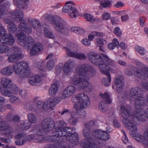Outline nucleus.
Instances as JSON below:
<instances>
[{
	"label": "nucleus",
	"mask_w": 148,
	"mask_h": 148,
	"mask_svg": "<svg viewBox=\"0 0 148 148\" xmlns=\"http://www.w3.org/2000/svg\"><path fill=\"white\" fill-rule=\"evenodd\" d=\"M0 92L4 96L10 97L12 95L10 90L6 88H3L0 89Z\"/></svg>",
	"instance_id": "42"
},
{
	"label": "nucleus",
	"mask_w": 148,
	"mask_h": 148,
	"mask_svg": "<svg viewBox=\"0 0 148 148\" xmlns=\"http://www.w3.org/2000/svg\"><path fill=\"white\" fill-rule=\"evenodd\" d=\"M72 12L69 14V16L71 18L75 17L78 14V11L76 8H74L72 10Z\"/></svg>",
	"instance_id": "56"
},
{
	"label": "nucleus",
	"mask_w": 148,
	"mask_h": 148,
	"mask_svg": "<svg viewBox=\"0 0 148 148\" xmlns=\"http://www.w3.org/2000/svg\"><path fill=\"white\" fill-rule=\"evenodd\" d=\"M135 50L141 56H144L146 54V51L145 48L138 45L135 47Z\"/></svg>",
	"instance_id": "46"
},
{
	"label": "nucleus",
	"mask_w": 148,
	"mask_h": 148,
	"mask_svg": "<svg viewBox=\"0 0 148 148\" xmlns=\"http://www.w3.org/2000/svg\"><path fill=\"white\" fill-rule=\"evenodd\" d=\"M51 136L49 140L52 143H55L57 145V148H74L73 146H71L68 144H64L63 142L64 140L66 139V137L63 136H59L58 135H53Z\"/></svg>",
	"instance_id": "13"
},
{
	"label": "nucleus",
	"mask_w": 148,
	"mask_h": 148,
	"mask_svg": "<svg viewBox=\"0 0 148 148\" xmlns=\"http://www.w3.org/2000/svg\"><path fill=\"white\" fill-rule=\"evenodd\" d=\"M121 131L123 133L124 135L122 137V140L124 144H127V143H129V142L126 134L124 130H122Z\"/></svg>",
	"instance_id": "61"
},
{
	"label": "nucleus",
	"mask_w": 148,
	"mask_h": 148,
	"mask_svg": "<svg viewBox=\"0 0 148 148\" xmlns=\"http://www.w3.org/2000/svg\"><path fill=\"white\" fill-rule=\"evenodd\" d=\"M14 5L20 8L24 9L26 6V4L23 0H14Z\"/></svg>",
	"instance_id": "40"
},
{
	"label": "nucleus",
	"mask_w": 148,
	"mask_h": 148,
	"mask_svg": "<svg viewBox=\"0 0 148 148\" xmlns=\"http://www.w3.org/2000/svg\"><path fill=\"white\" fill-rule=\"evenodd\" d=\"M87 57L90 61L96 65L99 66V71L103 74L106 75L110 73L108 71L114 72V70L109 66H107L106 64L101 56L97 53L90 51L87 54Z\"/></svg>",
	"instance_id": "7"
},
{
	"label": "nucleus",
	"mask_w": 148,
	"mask_h": 148,
	"mask_svg": "<svg viewBox=\"0 0 148 148\" xmlns=\"http://www.w3.org/2000/svg\"><path fill=\"white\" fill-rule=\"evenodd\" d=\"M133 71H134V74L136 77L143 79H147L148 78L147 74L145 73L142 70L136 69L135 67L133 66H132L131 69H127L125 72L127 74L129 75H132L133 74Z\"/></svg>",
	"instance_id": "17"
},
{
	"label": "nucleus",
	"mask_w": 148,
	"mask_h": 148,
	"mask_svg": "<svg viewBox=\"0 0 148 148\" xmlns=\"http://www.w3.org/2000/svg\"><path fill=\"white\" fill-rule=\"evenodd\" d=\"M12 48L4 43L0 44V53L4 54L8 52Z\"/></svg>",
	"instance_id": "31"
},
{
	"label": "nucleus",
	"mask_w": 148,
	"mask_h": 148,
	"mask_svg": "<svg viewBox=\"0 0 148 148\" xmlns=\"http://www.w3.org/2000/svg\"><path fill=\"white\" fill-rule=\"evenodd\" d=\"M48 26H46L44 27V34L45 36L49 38H53L54 36L52 32L49 30Z\"/></svg>",
	"instance_id": "41"
},
{
	"label": "nucleus",
	"mask_w": 148,
	"mask_h": 148,
	"mask_svg": "<svg viewBox=\"0 0 148 148\" xmlns=\"http://www.w3.org/2000/svg\"><path fill=\"white\" fill-rule=\"evenodd\" d=\"M96 40V44L98 46H103L104 42H106L105 40L101 38H97Z\"/></svg>",
	"instance_id": "57"
},
{
	"label": "nucleus",
	"mask_w": 148,
	"mask_h": 148,
	"mask_svg": "<svg viewBox=\"0 0 148 148\" xmlns=\"http://www.w3.org/2000/svg\"><path fill=\"white\" fill-rule=\"evenodd\" d=\"M111 0H103L100 1V7L104 8L110 7L112 5Z\"/></svg>",
	"instance_id": "36"
},
{
	"label": "nucleus",
	"mask_w": 148,
	"mask_h": 148,
	"mask_svg": "<svg viewBox=\"0 0 148 148\" xmlns=\"http://www.w3.org/2000/svg\"><path fill=\"white\" fill-rule=\"evenodd\" d=\"M19 90L20 95L23 98L26 97L27 94V91L25 89Z\"/></svg>",
	"instance_id": "63"
},
{
	"label": "nucleus",
	"mask_w": 148,
	"mask_h": 148,
	"mask_svg": "<svg viewBox=\"0 0 148 148\" xmlns=\"http://www.w3.org/2000/svg\"><path fill=\"white\" fill-rule=\"evenodd\" d=\"M96 121L95 120L90 121L85 123L84 124L83 127L94 131L92 129L93 127L96 125Z\"/></svg>",
	"instance_id": "34"
},
{
	"label": "nucleus",
	"mask_w": 148,
	"mask_h": 148,
	"mask_svg": "<svg viewBox=\"0 0 148 148\" xmlns=\"http://www.w3.org/2000/svg\"><path fill=\"white\" fill-rule=\"evenodd\" d=\"M29 121L31 123H35L36 120V118L35 115L32 113H30L28 115Z\"/></svg>",
	"instance_id": "52"
},
{
	"label": "nucleus",
	"mask_w": 148,
	"mask_h": 148,
	"mask_svg": "<svg viewBox=\"0 0 148 148\" xmlns=\"http://www.w3.org/2000/svg\"><path fill=\"white\" fill-rule=\"evenodd\" d=\"M36 106L38 109L44 112L47 110L46 109V105L42 101H38L36 104Z\"/></svg>",
	"instance_id": "39"
},
{
	"label": "nucleus",
	"mask_w": 148,
	"mask_h": 148,
	"mask_svg": "<svg viewBox=\"0 0 148 148\" xmlns=\"http://www.w3.org/2000/svg\"><path fill=\"white\" fill-rule=\"evenodd\" d=\"M136 65L138 67L141 69H143L144 71L143 70L145 73L147 74L148 75V67L145 65L141 62L137 60L136 61Z\"/></svg>",
	"instance_id": "43"
},
{
	"label": "nucleus",
	"mask_w": 148,
	"mask_h": 148,
	"mask_svg": "<svg viewBox=\"0 0 148 148\" xmlns=\"http://www.w3.org/2000/svg\"><path fill=\"white\" fill-rule=\"evenodd\" d=\"M28 22L31 25L33 28L37 30L41 26L40 21L38 19L29 18L28 19Z\"/></svg>",
	"instance_id": "28"
},
{
	"label": "nucleus",
	"mask_w": 148,
	"mask_h": 148,
	"mask_svg": "<svg viewBox=\"0 0 148 148\" xmlns=\"http://www.w3.org/2000/svg\"><path fill=\"white\" fill-rule=\"evenodd\" d=\"M93 134V136L103 140H107L110 138V135L107 133L101 130H96Z\"/></svg>",
	"instance_id": "19"
},
{
	"label": "nucleus",
	"mask_w": 148,
	"mask_h": 148,
	"mask_svg": "<svg viewBox=\"0 0 148 148\" xmlns=\"http://www.w3.org/2000/svg\"><path fill=\"white\" fill-rule=\"evenodd\" d=\"M71 30L72 32L81 35L85 33V31L83 29L78 27L73 26L71 28Z\"/></svg>",
	"instance_id": "44"
},
{
	"label": "nucleus",
	"mask_w": 148,
	"mask_h": 148,
	"mask_svg": "<svg viewBox=\"0 0 148 148\" xmlns=\"http://www.w3.org/2000/svg\"><path fill=\"white\" fill-rule=\"evenodd\" d=\"M57 124H58V126L53 132V135L64 136L67 140L75 145L79 143L77 134L76 133L71 134L72 131L75 130V128L65 127L66 125V123L62 121H57Z\"/></svg>",
	"instance_id": "4"
},
{
	"label": "nucleus",
	"mask_w": 148,
	"mask_h": 148,
	"mask_svg": "<svg viewBox=\"0 0 148 148\" xmlns=\"http://www.w3.org/2000/svg\"><path fill=\"white\" fill-rule=\"evenodd\" d=\"M116 47H119V42L118 40L116 38H114L111 43H109L108 45V48L110 50H113Z\"/></svg>",
	"instance_id": "35"
},
{
	"label": "nucleus",
	"mask_w": 148,
	"mask_h": 148,
	"mask_svg": "<svg viewBox=\"0 0 148 148\" xmlns=\"http://www.w3.org/2000/svg\"><path fill=\"white\" fill-rule=\"evenodd\" d=\"M107 77H105L102 79V83L104 86H107L109 85L111 82V77L110 73H107L105 75Z\"/></svg>",
	"instance_id": "38"
},
{
	"label": "nucleus",
	"mask_w": 148,
	"mask_h": 148,
	"mask_svg": "<svg viewBox=\"0 0 148 148\" xmlns=\"http://www.w3.org/2000/svg\"><path fill=\"white\" fill-rule=\"evenodd\" d=\"M11 80L9 78L6 77H2L1 79V84L3 86V88H10V86L12 83Z\"/></svg>",
	"instance_id": "30"
},
{
	"label": "nucleus",
	"mask_w": 148,
	"mask_h": 148,
	"mask_svg": "<svg viewBox=\"0 0 148 148\" xmlns=\"http://www.w3.org/2000/svg\"><path fill=\"white\" fill-rule=\"evenodd\" d=\"M57 121L56 124H55L54 122L53 119L51 118H47L44 119L42 121L41 124V130H40V133H47L50 131L51 130L54 126L56 127L54 131L53 132L52 134L55 131L56 129L58 126V124L56 125L57 123Z\"/></svg>",
	"instance_id": "12"
},
{
	"label": "nucleus",
	"mask_w": 148,
	"mask_h": 148,
	"mask_svg": "<svg viewBox=\"0 0 148 148\" xmlns=\"http://www.w3.org/2000/svg\"><path fill=\"white\" fill-rule=\"evenodd\" d=\"M81 42L84 45L89 46L90 45L91 42L88 39L84 38L82 39Z\"/></svg>",
	"instance_id": "60"
},
{
	"label": "nucleus",
	"mask_w": 148,
	"mask_h": 148,
	"mask_svg": "<svg viewBox=\"0 0 148 148\" xmlns=\"http://www.w3.org/2000/svg\"><path fill=\"white\" fill-rule=\"evenodd\" d=\"M9 16L12 18L15 19L18 22H22L19 25V28L25 32L30 34L32 32V28L30 26L27 27L26 23L23 19V11L20 9H17L14 11L10 12Z\"/></svg>",
	"instance_id": "9"
},
{
	"label": "nucleus",
	"mask_w": 148,
	"mask_h": 148,
	"mask_svg": "<svg viewBox=\"0 0 148 148\" xmlns=\"http://www.w3.org/2000/svg\"><path fill=\"white\" fill-rule=\"evenodd\" d=\"M0 131H3L5 134L8 135L12 133V128L8 125L5 121H0Z\"/></svg>",
	"instance_id": "24"
},
{
	"label": "nucleus",
	"mask_w": 148,
	"mask_h": 148,
	"mask_svg": "<svg viewBox=\"0 0 148 148\" xmlns=\"http://www.w3.org/2000/svg\"><path fill=\"white\" fill-rule=\"evenodd\" d=\"M45 19L51 24L57 32L67 35L69 31V25L65 21L58 15H52L47 13L44 15Z\"/></svg>",
	"instance_id": "6"
},
{
	"label": "nucleus",
	"mask_w": 148,
	"mask_h": 148,
	"mask_svg": "<svg viewBox=\"0 0 148 148\" xmlns=\"http://www.w3.org/2000/svg\"><path fill=\"white\" fill-rule=\"evenodd\" d=\"M9 89L10 90L12 94L16 95L18 94L19 89L16 85L14 84H11Z\"/></svg>",
	"instance_id": "47"
},
{
	"label": "nucleus",
	"mask_w": 148,
	"mask_h": 148,
	"mask_svg": "<svg viewBox=\"0 0 148 148\" xmlns=\"http://www.w3.org/2000/svg\"><path fill=\"white\" fill-rule=\"evenodd\" d=\"M58 86L56 83H54L52 84L50 87L49 94L50 96L55 95L58 90Z\"/></svg>",
	"instance_id": "37"
},
{
	"label": "nucleus",
	"mask_w": 148,
	"mask_h": 148,
	"mask_svg": "<svg viewBox=\"0 0 148 148\" xmlns=\"http://www.w3.org/2000/svg\"><path fill=\"white\" fill-rule=\"evenodd\" d=\"M4 21L6 23L8 24V29L9 32L11 34H13L18 31L17 27L10 18H4Z\"/></svg>",
	"instance_id": "22"
},
{
	"label": "nucleus",
	"mask_w": 148,
	"mask_h": 148,
	"mask_svg": "<svg viewBox=\"0 0 148 148\" xmlns=\"http://www.w3.org/2000/svg\"><path fill=\"white\" fill-rule=\"evenodd\" d=\"M66 46L67 47H63V48L67 56L80 60H85L87 58L84 53H78L76 51L78 47L77 45L68 43Z\"/></svg>",
	"instance_id": "10"
},
{
	"label": "nucleus",
	"mask_w": 148,
	"mask_h": 148,
	"mask_svg": "<svg viewBox=\"0 0 148 148\" xmlns=\"http://www.w3.org/2000/svg\"><path fill=\"white\" fill-rule=\"evenodd\" d=\"M102 17L104 20H108L110 17V14L108 12H106L103 13L102 15Z\"/></svg>",
	"instance_id": "62"
},
{
	"label": "nucleus",
	"mask_w": 148,
	"mask_h": 148,
	"mask_svg": "<svg viewBox=\"0 0 148 148\" xmlns=\"http://www.w3.org/2000/svg\"><path fill=\"white\" fill-rule=\"evenodd\" d=\"M55 65L54 60L52 59L48 60L47 63V67L48 70H51L53 69Z\"/></svg>",
	"instance_id": "48"
},
{
	"label": "nucleus",
	"mask_w": 148,
	"mask_h": 148,
	"mask_svg": "<svg viewBox=\"0 0 148 148\" xmlns=\"http://www.w3.org/2000/svg\"><path fill=\"white\" fill-rule=\"evenodd\" d=\"M2 3L0 4V8L2 9L6 10L9 8L10 5V3L9 1H7L4 3L2 5H1V4Z\"/></svg>",
	"instance_id": "59"
},
{
	"label": "nucleus",
	"mask_w": 148,
	"mask_h": 148,
	"mask_svg": "<svg viewBox=\"0 0 148 148\" xmlns=\"http://www.w3.org/2000/svg\"><path fill=\"white\" fill-rule=\"evenodd\" d=\"M10 100L12 103L15 104L20 101L19 98L14 95H11L10 97Z\"/></svg>",
	"instance_id": "55"
},
{
	"label": "nucleus",
	"mask_w": 148,
	"mask_h": 148,
	"mask_svg": "<svg viewBox=\"0 0 148 148\" xmlns=\"http://www.w3.org/2000/svg\"><path fill=\"white\" fill-rule=\"evenodd\" d=\"M146 130L144 132V136L138 133L134 135V138L140 143H142L145 148L148 146V124L146 126Z\"/></svg>",
	"instance_id": "14"
},
{
	"label": "nucleus",
	"mask_w": 148,
	"mask_h": 148,
	"mask_svg": "<svg viewBox=\"0 0 148 148\" xmlns=\"http://www.w3.org/2000/svg\"><path fill=\"white\" fill-rule=\"evenodd\" d=\"M130 96V97L135 99L134 106L136 109L143 108L146 106L145 98L142 97L140 88L136 87L132 88L130 90V95H127L126 94L123 95L122 97L123 100H125Z\"/></svg>",
	"instance_id": "8"
},
{
	"label": "nucleus",
	"mask_w": 148,
	"mask_h": 148,
	"mask_svg": "<svg viewBox=\"0 0 148 148\" xmlns=\"http://www.w3.org/2000/svg\"><path fill=\"white\" fill-rule=\"evenodd\" d=\"M32 124L28 121H22L21 123L20 127L23 130H27L31 127Z\"/></svg>",
	"instance_id": "32"
},
{
	"label": "nucleus",
	"mask_w": 148,
	"mask_h": 148,
	"mask_svg": "<svg viewBox=\"0 0 148 148\" xmlns=\"http://www.w3.org/2000/svg\"><path fill=\"white\" fill-rule=\"evenodd\" d=\"M45 62L44 60H42L38 62L37 64V67L38 69L41 71H43L45 69Z\"/></svg>",
	"instance_id": "51"
},
{
	"label": "nucleus",
	"mask_w": 148,
	"mask_h": 148,
	"mask_svg": "<svg viewBox=\"0 0 148 148\" xmlns=\"http://www.w3.org/2000/svg\"><path fill=\"white\" fill-rule=\"evenodd\" d=\"M123 78L120 76L116 77L114 79V83L116 85V89L118 92H120L123 89L124 83L122 80Z\"/></svg>",
	"instance_id": "25"
},
{
	"label": "nucleus",
	"mask_w": 148,
	"mask_h": 148,
	"mask_svg": "<svg viewBox=\"0 0 148 148\" xmlns=\"http://www.w3.org/2000/svg\"><path fill=\"white\" fill-rule=\"evenodd\" d=\"M61 99V98L60 97H52L49 99L46 105L47 108L46 109L47 110H53L56 105L59 103Z\"/></svg>",
	"instance_id": "21"
},
{
	"label": "nucleus",
	"mask_w": 148,
	"mask_h": 148,
	"mask_svg": "<svg viewBox=\"0 0 148 148\" xmlns=\"http://www.w3.org/2000/svg\"><path fill=\"white\" fill-rule=\"evenodd\" d=\"M32 45L30 49L29 53V54L31 56L36 55L39 54L43 50L42 45L40 42H34Z\"/></svg>",
	"instance_id": "18"
},
{
	"label": "nucleus",
	"mask_w": 148,
	"mask_h": 148,
	"mask_svg": "<svg viewBox=\"0 0 148 148\" xmlns=\"http://www.w3.org/2000/svg\"><path fill=\"white\" fill-rule=\"evenodd\" d=\"M95 71L92 66L88 64H82L76 69V74L70 78V82L76 85L81 90L86 89L87 92L91 91L93 88L92 84H89V77H93Z\"/></svg>",
	"instance_id": "1"
},
{
	"label": "nucleus",
	"mask_w": 148,
	"mask_h": 148,
	"mask_svg": "<svg viewBox=\"0 0 148 148\" xmlns=\"http://www.w3.org/2000/svg\"><path fill=\"white\" fill-rule=\"evenodd\" d=\"M71 100L75 103L73 107L76 109L75 114H76L79 118H84L86 115V112L80 109L86 108L89 106L90 101L88 97L84 93H79L72 97Z\"/></svg>",
	"instance_id": "5"
},
{
	"label": "nucleus",
	"mask_w": 148,
	"mask_h": 148,
	"mask_svg": "<svg viewBox=\"0 0 148 148\" xmlns=\"http://www.w3.org/2000/svg\"><path fill=\"white\" fill-rule=\"evenodd\" d=\"M140 108L136 109L133 114H132L127 106L122 105L117 108V110L119 111L120 115L123 118V122L125 125L132 132H136L137 130L134 116L138 120L143 122L146 121L147 119H148V107L145 109L144 112L142 109L143 108Z\"/></svg>",
	"instance_id": "2"
},
{
	"label": "nucleus",
	"mask_w": 148,
	"mask_h": 148,
	"mask_svg": "<svg viewBox=\"0 0 148 148\" xmlns=\"http://www.w3.org/2000/svg\"><path fill=\"white\" fill-rule=\"evenodd\" d=\"M15 36L17 37V43L23 47H27V49H29L31 45L35 42L32 37L29 36L26 38V35L22 32L20 34L16 33Z\"/></svg>",
	"instance_id": "11"
},
{
	"label": "nucleus",
	"mask_w": 148,
	"mask_h": 148,
	"mask_svg": "<svg viewBox=\"0 0 148 148\" xmlns=\"http://www.w3.org/2000/svg\"><path fill=\"white\" fill-rule=\"evenodd\" d=\"M83 16L86 21L91 22L93 21V17L91 14L88 13H84Z\"/></svg>",
	"instance_id": "53"
},
{
	"label": "nucleus",
	"mask_w": 148,
	"mask_h": 148,
	"mask_svg": "<svg viewBox=\"0 0 148 148\" xmlns=\"http://www.w3.org/2000/svg\"><path fill=\"white\" fill-rule=\"evenodd\" d=\"M75 65V62L72 59H69L65 62L64 66H67L68 67L73 69Z\"/></svg>",
	"instance_id": "50"
},
{
	"label": "nucleus",
	"mask_w": 148,
	"mask_h": 148,
	"mask_svg": "<svg viewBox=\"0 0 148 148\" xmlns=\"http://www.w3.org/2000/svg\"><path fill=\"white\" fill-rule=\"evenodd\" d=\"M34 134H30L28 135L31 138L29 140L30 141L33 139L34 141L38 143H41L44 140V136L42 135V134H46L44 133H40V130H41L40 127L38 125H36L34 127Z\"/></svg>",
	"instance_id": "15"
},
{
	"label": "nucleus",
	"mask_w": 148,
	"mask_h": 148,
	"mask_svg": "<svg viewBox=\"0 0 148 148\" xmlns=\"http://www.w3.org/2000/svg\"><path fill=\"white\" fill-rule=\"evenodd\" d=\"M1 43H4L12 45L15 42V40L14 37L10 34H8L5 36L3 37L0 40Z\"/></svg>",
	"instance_id": "23"
},
{
	"label": "nucleus",
	"mask_w": 148,
	"mask_h": 148,
	"mask_svg": "<svg viewBox=\"0 0 148 148\" xmlns=\"http://www.w3.org/2000/svg\"><path fill=\"white\" fill-rule=\"evenodd\" d=\"M13 54L10 55L8 58V60L10 62H14L19 60L23 57V55L21 49L16 47L12 48Z\"/></svg>",
	"instance_id": "16"
},
{
	"label": "nucleus",
	"mask_w": 148,
	"mask_h": 148,
	"mask_svg": "<svg viewBox=\"0 0 148 148\" xmlns=\"http://www.w3.org/2000/svg\"><path fill=\"white\" fill-rule=\"evenodd\" d=\"M72 118L70 120V122L73 125H76L77 121V119L79 118L78 116H76V114H75L74 115L72 114Z\"/></svg>",
	"instance_id": "54"
},
{
	"label": "nucleus",
	"mask_w": 148,
	"mask_h": 148,
	"mask_svg": "<svg viewBox=\"0 0 148 148\" xmlns=\"http://www.w3.org/2000/svg\"><path fill=\"white\" fill-rule=\"evenodd\" d=\"M24 106L27 110L30 111L34 108V105L32 102H27L25 103Z\"/></svg>",
	"instance_id": "49"
},
{
	"label": "nucleus",
	"mask_w": 148,
	"mask_h": 148,
	"mask_svg": "<svg viewBox=\"0 0 148 148\" xmlns=\"http://www.w3.org/2000/svg\"><path fill=\"white\" fill-rule=\"evenodd\" d=\"M30 137L28 136V135L25 137L22 140H17L15 141V144L18 145H23L25 143L29 141V140L30 139Z\"/></svg>",
	"instance_id": "45"
},
{
	"label": "nucleus",
	"mask_w": 148,
	"mask_h": 148,
	"mask_svg": "<svg viewBox=\"0 0 148 148\" xmlns=\"http://www.w3.org/2000/svg\"><path fill=\"white\" fill-rule=\"evenodd\" d=\"M19 77H27L30 73V68L27 62L25 61H19L13 65L6 66L2 69L1 71V74L6 76L12 75L14 71Z\"/></svg>",
	"instance_id": "3"
},
{
	"label": "nucleus",
	"mask_w": 148,
	"mask_h": 148,
	"mask_svg": "<svg viewBox=\"0 0 148 148\" xmlns=\"http://www.w3.org/2000/svg\"><path fill=\"white\" fill-rule=\"evenodd\" d=\"M45 76V74L44 73L41 75L38 74L30 78L28 80V82L33 86H36L37 83L40 82L42 77Z\"/></svg>",
	"instance_id": "26"
},
{
	"label": "nucleus",
	"mask_w": 148,
	"mask_h": 148,
	"mask_svg": "<svg viewBox=\"0 0 148 148\" xmlns=\"http://www.w3.org/2000/svg\"><path fill=\"white\" fill-rule=\"evenodd\" d=\"M76 91V88L73 86H70L65 88L63 92L62 98V99L69 97L73 95Z\"/></svg>",
	"instance_id": "20"
},
{
	"label": "nucleus",
	"mask_w": 148,
	"mask_h": 148,
	"mask_svg": "<svg viewBox=\"0 0 148 148\" xmlns=\"http://www.w3.org/2000/svg\"><path fill=\"white\" fill-rule=\"evenodd\" d=\"M63 70L64 72L65 73L69 74L73 70V69L71 68L68 67L67 66H64Z\"/></svg>",
	"instance_id": "64"
},
{
	"label": "nucleus",
	"mask_w": 148,
	"mask_h": 148,
	"mask_svg": "<svg viewBox=\"0 0 148 148\" xmlns=\"http://www.w3.org/2000/svg\"><path fill=\"white\" fill-rule=\"evenodd\" d=\"M100 95L106 103L110 104L111 103L112 99L110 95L107 92H105L103 94H101Z\"/></svg>",
	"instance_id": "33"
},
{
	"label": "nucleus",
	"mask_w": 148,
	"mask_h": 148,
	"mask_svg": "<svg viewBox=\"0 0 148 148\" xmlns=\"http://www.w3.org/2000/svg\"><path fill=\"white\" fill-rule=\"evenodd\" d=\"M75 3L71 1L66 2L65 5L62 8V11L64 13H68L75 8Z\"/></svg>",
	"instance_id": "27"
},
{
	"label": "nucleus",
	"mask_w": 148,
	"mask_h": 148,
	"mask_svg": "<svg viewBox=\"0 0 148 148\" xmlns=\"http://www.w3.org/2000/svg\"><path fill=\"white\" fill-rule=\"evenodd\" d=\"M100 55L102 56V59L106 64L112 66L115 65V62L114 60L109 58L107 55L103 53H101Z\"/></svg>",
	"instance_id": "29"
},
{
	"label": "nucleus",
	"mask_w": 148,
	"mask_h": 148,
	"mask_svg": "<svg viewBox=\"0 0 148 148\" xmlns=\"http://www.w3.org/2000/svg\"><path fill=\"white\" fill-rule=\"evenodd\" d=\"M105 104L103 102L101 101L99 103V109L101 112H105L106 110Z\"/></svg>",
	"instance_id": "58"
}]
</instances>
